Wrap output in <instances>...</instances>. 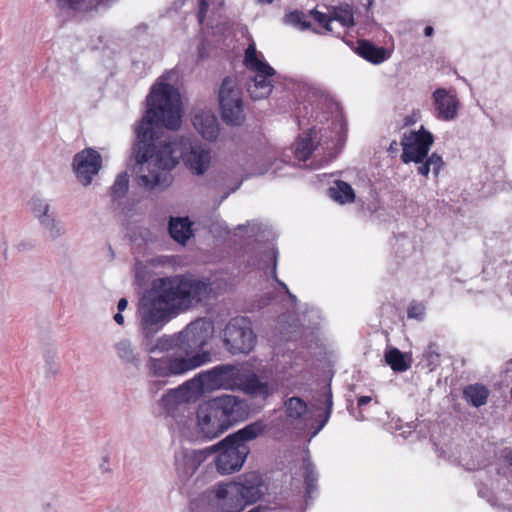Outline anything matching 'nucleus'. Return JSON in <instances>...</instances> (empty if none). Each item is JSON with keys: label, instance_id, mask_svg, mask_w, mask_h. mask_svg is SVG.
Returning a JSON list of instances; mask_svg holds the SVG:
<instances>
[{"label": "nucleus", "instance_id": "obj_1", "mask_svg": "<svg viewBox=\"0 0 512 512\" xmlns=\"http://www.w3.org/2000/svg\"><path fill=\"white\" fill-rule=\"evenodd\" d=\"M148 109L135 128L133 171L140 186L152 190L168 187L170 171L180 158L197 175L204 174L211 162L210 150L197 142L181 137L170 141L158 133L163 127L177 129L181 123V98L170 84L157 82L147 98Z\"/></svg>", "mask_w": 512, "mask_h": 512}, {"label": "nucleus", "instance_id": "obj_2", "mask_svg": "<svg viewBox=\"0 0 512 512\" xmlns=\"http://www.w3.org/2000/svg\"><path fill=\"white\" fill-rule=\"evenodd\" d=\"M159 282L155 293L143 297L138 304L137 319L146 339H152L175 314L205 300L211 292L209 283L191 277L164 278Z\"/></svg>", "mask_w": 512, "mask_h": 512}, {"label": "nucleus", "instance_id": "obj_3", "mask_svg": "<svg viewBox=\"0 0 512 512\" xmlns=\"http://www.w3.org/2000/svg\"><path fill=\"white\" fill-rule=\"evenodd\" d=\"M202 391H242L253 397L266 398L270 394L267 383L260 381L252 372L235 365H218L198 374L191 380Z\"/></svg>", "mask_w": 512, "mask_h": 512}, {"label": "nucleus", "instance_id": "obj_4", "mask_svg": "<svg viewBox=\"0 0 512 512\" xmlns=\"http://www.w3.org/2000/svg\"><path fill=\"white\" fill-rule=\"evenodd\" d=\"M433 143V135L423 126L417 131L405 133L401 140L403 150L401 160L406 164L410 162L419 164L417 170L420 175L427 177L432 171L434 176L438 177L444 162L437 153L428 156Z\"/></svg>", "mask_w": 512, "mask_h": 512}, {"label": "nucleus", "instance_id": "obj_5", "mask_svg": "<svg viewBox=\"0 0 512 512\" xmlns=\"http://www.w3.org/2000/svg\"><path fill=\"white\" fill-rule=\"evenodd\" d=\"M244 64L254 74L247 84L251 99L257 101L267 98L273 90L272 77L275 75V70L259 58L254 43H250L245 50Z\"/></svg>", "mask_w": 512, "mask_h": 512}, {"label": "nucleus", "instance_id": "obj_6", "mask_svg": "<svg viewBox=\"0 0 512 512\" xmlns=\"http://www.w3.org/2000/svg\"><path fill=\"white\" fill-rule=\"evenodd\" d=\"M210 354H196L193 356L173 353L168 357H150L147 361L149 374L154 377L167 378L183 375L209 361Z\"/></svg>", "mask_w": 512, "mask_h": 512}, {"label": "nucleus", "instance_id": "obj_7", "mask_svg": "<svg viewBox=\"0 0 512 512\" xmlns=\"http://www.w3.org/2000/svg\"><path fill=\"white\" fill-rule=\"evenodd\" d=\"M221 117L226 124L239 126L245 120L243 94L236 78L225 77L218 91Z\"/></svg>", "mask_w": 512, "mask_h": 512}, {"label": "nucleus", "instance_id": "obj_8", "mask_svg": "<svg viewBox=\"0 0 512 512\" xmlns=\"http://www.w3.org/2000/svg\"><path fill=\"white\" fill-rule=\"evenodd\" d=\"M223 342L232 354L249 353L256 343V335L249 319L232 318L223 330Z\"/></svg>", "mask_w": 512, "mask_h": 512}, {"label": "nucleus", "instance_id": "obj_9", "mask_svg": "<svg viewBox=\"0 0 512 512\" xmlns=\"http://www.w3.org/2000/svg\"><path fill=\"white\" fill-rule=\"evenodd\" d=\"M209 450L211 454L219 452L215 464L218 472L223 475L240 470L250 452L248 445L226 442V438L209 447Z\"/></svg>", "mask_w": 512, "mask_h": 512}, {"label": "nucleus", "instance_id": "obj_10", "mask_svg": "<svg viewBox=\"0 0 512 512\" xmlns=\"http://www.w3.org/2000/svg\"><path fill=\"white\" fill-rule=\"evenodd\" d=\"M213 325L205 319L191 322L180 332V340L183 346V355L193 356L196 351L203 348L213 335ZM202 352L201 354H203ZM197 354H200L197 352Z\"/></svg>", "mask_w": 512, "mask_h": 512}, {"label": "nucleus", "instance_id": "obj_11", "mask_svg": "<svg viewBox=\"0 0 512 512\" xmlns=\"http://www.w3.org/2000/svg\"><path fill=\"white\" fill-rule=\"evenodd\" d=\"M210 402L228 429L233 424L245 420L249 415L247 403L238 396L224 394L210 399Z\"/></svg>", "mask_w": 512, "mask_h": 512}, {"label": "nucleus", "instance_id": "obj_12", "mask_svg": "<svg viewBox=\"0 0 512 512\" xmlns=\"http://www.w3.org/2000/svg\"><path fill=\"white\" fill-rule=\"evenodd\" d=\"M72 166L78 182L89 186L102 167V157L98 151L86 148L74 156Z\"/></svg>", "mask_w": 512, "mask_h": 512}, {"label": "nucleus", "instance_id": "obj_13", "mask_svg": "<svg viewBox=\"0 0 512 512\" xmlns=\"http://www.w3.org/2000/svg\"><path fill=\"white\" fill-rule=\"evenodd\" d=\"M197 427L199 433L207 439H214L228 430L210 400L197 409Z\"/></svg>", "mask_w": 512, "mask_h": 512}, {"label": "nucleus", "instance_id": "obj_14", "mask_svg": "<svg viewBox=\"0 0 512 512\" xmlns=\"http://www.w3.org/2000/svg\"><path fill=\"white\" fill-rule=\"evenodd\" d=\"M211 455L209 448L191 450L180 449L175 453V470L181 480L190 479L200 465Z\"/></svg>", "mask_w": 512, "mask_h": 512}, {"label": "nucleus", "instance_id": "obj_15", "mask_svg": "<svg viewBox=\"0 0 512 512\" xmlns=\"http://www.w3.org/2000/svg\"><path fill=\"white\" fill-rule=\"evenodd\" d=\"M213 505L221 512H241L245 508L232 482L219 484L210 491Z\"/></svg>", "mask_w": 512, "mask_h": 512}, {"label": "nucleus", "instance_id": "obj_16", "mask_svg": "<svg viewBox=\"0 0 512 512\" xmlns=\"http://www.w3.org/2000/svg\"><path fill=\"white\" fill-rule=\"evenodd\" d=\"M435 116L443 121H452L458 115L460 101L453 90L436 89L433 94Z\"/></svg>", "mask_w": 512, "mask_h": 512}, {"label": "nucleus", "instance_id": "obj_17", "mask_svg": "<svg viewBox=\"0 0 512 512\" xmlns=\"http://www.w3.org/2000/svg\"><path fill=\"white\" fill-rule=\"evenodd\" d=\"M232 483L235 485L236 490H238L240 499L244 501L245 506L255 503L264 494L263 480L258 472L246 473Z\"/></svg>", "mask_w": 512, "mask_h": 512}, {"label": "nucleus", "instance_id": "obj_18", "mask_svg": "<svg viewBox=\"0 0 512 512\" xmlns=\"http://www.w3.org/2000/svg\"><path fill=\"white\" fill-rule=\"evenodd\" d=\"M193 126L206 140L214 141L220 133V125L215 114L210 110H197L193 116Z\"/></svg>", "mask_w": 512, "mask_h": 512}, {"label": "nucleus", "instance_id": "obj_19", "mask_svg": "<svg viewBox=\"0 0 512 512\" xmlns=\"http://www.w3.org/2000/svg\"><path fill=\"white\" fill-rule=\"evenodd\" d=\"M265 424L262 421L253 422L237 432L230 434L226 437V442L234 441L236 444L247 445L248 441H251L258 436L262 435L265 431Z\"/></svg>", "mask_w": 512, "mask_h": 512}, {"label": "nucleus", "instance_id": "obj_20", "mask_svg": "<svg viewBox=\"0 0 512 512\" xmlns=\"http://www.w3.org/2000/svg\"><path fill=\"white\" fill-rule=\"evenodd\" d=\"M357 51L362 58L373 64H380L390 57L386 48L375 46L369 41H360Z\"/></svg>", "mask_w": 512, "mask_h": 512}, {"label": "nucleus", "instance_id": "obj_21", "mask_svg": "<svg viewBox=\"0 0 512 512\" xmlns=\"http://www.w3.org/2000/svg\"><path fill=\"white\" fill-rule=\"evenodd\" d=\"M192 223L188 218L171 217L169 221V233L178 243L185 244L193 235Z\"/></svg>", "mask_w": 512, "mask_h": 512}, {"label": "nucleus", "instance_id": "obj_22", "mask_svg": "<svg viewBox=\"0 0 512 512\" xmlns=\"http://www.w3.org/2000/svg\"><path fill=\"white\" fill-rule=\"evenodd\" d=\"M329 196L339 204L352 203L355 200L354 189L345 181L337 180L329 188Z\"/></svg>", "mask_w": 512, "mask_h": 512}, {"label": "nucleus", "instance_id": "obj_23", "mask_svg": "<svg viewBox=\"0 0 512 512\" xmlns=\"http://www.w3.org/2000/svg\"><path fill=\"white\" fill-rule=\"evenodd\" d=\"M61 8H71L78 11H90L108 6L113 0H55Z\"/></svg>", "mask_w": 512, "mask_h": 512}, {"label": "nucleus", "instance_id": "obj_24", "mask_svg": "<svg viewBox=\"0 0 512 512\" xmlns=\"http://www.w3.org/2000/svg\"><path fill=\"white\" fill-rule=\"evenodd\" d=\"M38 224L47 235V238L52 241H55L66 234L65 225L58 215H53L50 218L38 222Z\"/></svg>", "mask_w": 512, "mask_h": 512}, {"label": "nucleus", "instance_id": "obj_25", "mask_svg": "<svg viewBox=\"0 0 512 512\" xmlns=\"http://www.w3.org/2000/svg\"><path fill=\"white\" fill-rule=\"evenodd\" d=\"M29 206L37 222L50 218L53 215H57L56 211L52 209L50 203L46 199L38 196L31 198Z\"/></svg>", "mask_w": 512, "mask_h": 512}, {"label": "nucleus", "instance_id": "obj_26", "mask_svg": "<svg viewBox=\"0 0 512 512\" xmlns=\"http://www.w3.org/2000/svg\"><path fill=\"white\" fill-rule=\"evenodd\" d=\"M316 148V142L313 137V132L305 134L299 138L294 146V155L300 161H306Z\"/></svg>", "mask_w": 512, "mask_h": 512}, {"label": "nucleus", "instance_id": "obj_27", "mask_svg": "<svg viewBox=\"0 0 512 512\" xmlns=\"http://www.w3.org/2000/svg\"><path fill=\"white\" fill-rule=\"evenodd\" d=\"M332 21H338L344 27H353L355 25L353 7L344 3L338 6L330 7Z\"/></svg>", "mask_w": 512, "mask_h": 512}, {"label": "nucleus", "instance_id": "obj_28", "mask_svg": "<svg viewBox=\"0 0 512 512\" xmlns=\"http://www.w3.org/2000/svg\"><path fill=\"white\" fill-rule=\"evenodd\" d=\"M115 349L118 357L124 363L133 364L135 366L139 364V355L130 340L121 339L115 344Z\"/></svg>", "mask_w": 512, "mask_h": 512}, {"label": "nucleus", "instance_id": "obj_29", "mask_svg": "<svg viewBox=\"0 0 512 512\" xmlns=\"http://www.w3.org/2000/svg\"><path fill=\"white\" fill-rule=\"evenodd\" d=\"M174 349H179L181 351L180 354H184L182 341L180 340V333L172 335V336H168V335L161 336L160 338L157 339L155 345L149 349V352H151V353H153L155 351L166 352V351H170V350H174Z\"/></svg>", "mask_w": 512, "mask_h": 512}, {"label": "nucleus", "instance_id": "obj_30", "mask_svg": "<svg viewBox=\"0 0 512 512\" xmlns=\"http://www.w3.org/2000/svg\"><path fill=\"white\" fill-rule=\"evenodd\" d=\"M385 361L395 372H404L410 368L405 355L397 348H391L385 353Z\"/></svg>", "mask_w": 512, "mask_h": 512}, {"label": "nucleus", "instance_id": "obj_31", "mask_svg": "<svg viewBox=\"0 0 512 512\" xmlns=\"http://www.w3.org/2000/svg\"><path fill=\"white\" fill-rule=\"evenodd\" d=\"M464 395L473 406L479 407L486 403L488 391L484 386L471 385L464 390Z\"/></svg>", "mask_w": 512, "mask_h": 512}, {"label": "nucleus", "instance_id": "obj_32", "mask_svg": "<svg viewBox=\"0 0 512 512\" xmlns=\"http://www.w3.org/2000/svg\"><path fill=\"white\" fill-rule=\"evenodd\" d=\"M303 470L306 483V495L307 497H311L312 493L316 491L317 488L318 473L314 464L308 458L303 462Z\"/></svg>", "mask_w": 512, "mask_h": 512}, {"label": "nucleus", "instance_id": "obj_33", "mask_svg": "<svg viewBox=\"0 0 512 512\" xmlns=\"http://www.w3.org/2000/svg\"><path fill=\"white\" fill-rule=\"evenodd\" d=\"M287 417L291 420L300 419L307 412V404L299 397H291L285 402Z\"/></svg>", "mask_w": 512, "mask_h": 512}, {"label": "nucleus", "instance_id": "obj_34", "mask_svg": "<svg viewBox=\"0 0 512 512\" xmlns=\"http://www.w3.org/2000/svg\"><path fill=\"white\" fill-rule=\"evenodd\" d=\"M283 22L284 24L295 27L301 31L307 30L311 27V23L306 20L304 13L298 10L287 13L283 17Z\"/></svg>", "mask_w": 512, "mask_h": 512}, {"label": "nucleus", "instance_id": "obj_35", "mask_svg": "<svg viewBox=\"0 0 512 512\" xmlns=\"http://www.w3.org/2000/svg\"><path fill=\"white\" fill-rule=\"evenodd\" d=\"M129 189V176L126 172L117 175L112 187L111 195L114 200L125 197Z\"/></svg>", "mask_w": 512, "mask_h": 512}, {"label": "nucleus", "instance_id": "obj_36", "mask_svg": "<svg viewBox=\"0 0 512 512\" xmlns=\"http://www.w3.org/2000/svg\"><path fill=\"white\" fill-rule=\"evenodd\" d=\"M311 15L319 24L323 25V27L327 31H332V27H331L332 17H331L330 9L328 10V13H322L316 9H313V10H311Z\"/></svg>", "mask_w": 512, "mask_h": 512}, {"label": "nucleus", "instance_id": "obj_37", "mask_svg": "<svg viewBox=\"0 0 512 512\" xmlns=\"http://www.w3.org/2000/svg\"><path fill=\"white\" fill-rule=\"evenodd\" d=\"M182 394L180 389L170 390L162 396L161 401L165 407H172L182 399Z\"/></svg>", "mask_w": 512, "mask_h": 512}, {"label": "nucleus", "instance_id": "obj_38", "mask_svg": "<svg viewBox=\"0 0 512 512\" xmlns=\"http://www.w3.org/2000/svg\"><path fill=\"white\" fill-rule=\"evenodd\" d=\"M407 315L409 318L421 321L424 319L425 316V306L420 302L414 301L410 303L407 310Z\"/></svg>", "mask_w": 512, "mask_h": 512}, {"label": "nucleus", "instance_id": "obj_39", "mask_svg": "<svg viewBox=\"0 0 512 512\" xmlns=\"http://www.w3.org/2000/svg\"><path fill=\"white\" fill-rule=\"evenodd\" d=\"M332 404H333L332 403V394H331V391H329L328 396H327V408H326V412H325V417L322 420V422L318 425V427L315 429V431L312 433L311 437H315L324 428V426L328 422L330 415H331V411H332Z\"/></svg>", "mask_w": 512, "mask_h": 512}, {"label": "nucleus", "instance_id": "obj_40", "mask_svg": "<svg viewBox=\"0 0 512 512\" xmlns=\"http://www.w3.org/2000/svg\"><path fill=\"white\" fill-rule=\"evenodd\" d=\"M259 230V227L256 224H248V225H239L236 228V235L240 232H245L249 237L254 236L256 232Z\"/></svg>", "mask_w": 512, "mask_h": 512}, {"label": "nucleus", "instance_id": "obj_41", "mask_svg": "<svg viewBox=\"0 0 512 512\" xmlns=\"http://www.w3.org/2000/svg\"><path fill=\"white\" fill-rule=\"evenodd\" d=\"M272 257L274 259V266H273L272 273H273V277H274L275 281L289 294L290 298L295 299V296L289 292L287 285L285 283L281 282L280 280H278L277 275H276V254L274 252L272 253Z\"/></svg>", "mask_w": 512, "mask_h": 512}, {"label": "nucleus", "instance_id": "obj_42", "mask_svg": "<svg viewBox=\"0 0 512 512\" xmlns=\"http://www.w3.org/2000/svg\"><path fill=\"white\" fill-rule=\"evenodd\" d=\"M207 8H208V3L206 2V0H199V12H198L199 23L203 22Z\"/></svg>", "mask_w": 512, "mask_h": 512}, {"label": "nucleus", "instance_id": "obj_43", "mask_svg": "<svg viewBox=\"0 0 512 512\" xmlns=\"http://www.w3.org/2000/svg\"><path fill=\"white\" fill-rule=\"evenodd\" d=\"M16 249L19 252H28L33 249V244L29 241H20L19 243H17Z\"/></svg>", "mask_w": 512, "mask_h": 512}, {"label": "nucleus", "instance_id": "obj_44", "mask_svg": "<svg viewBox=\"0 0 512 512\" xmlns=\"http://www.w3.org/2000/svg\"><path fill=\"white\" fill-rule=\"evenodd\" d=\"M128 306V301L126 298H121L119 301H118V304H117V308H118V311L119 312H122L124 311Z\"/></svg>", "mask_w": 512, "mask_h": 512}, {"label": "nucleus", "instance_id": "obj_45", "mask_svg": "<svg viewBox=\"0 0 512 512\" xmlns=\"http://www.w3.org/2000/svg\"><path fill=\"white\" fill-rule=\"evenodd\" d=\"M371 402L370 396H361L358 398V406H364Z\"/></svg>", "mask_w": 512, "mask_h": 512}, {"label": "nucleus", "instance_id": "obj_46", "mask_svg": "<svg viewBox=\"0 0 512 512\" xmlns=\"http://www.w3.org/2000/svg\"><path fill=\"white\" fill-rule=\"evenodd\" d=\"M114 320L115 322L118 324V325H123L124 324V317L122 315V312H119L117 314H115L114 316Z\"/></svg>", "mask_w": 512, "mask_h": 512}, {"label": "nucleus", "instance_id": "obj_47", "mask_svg": "<svg viewBox=\"0 0 512 512\" xmlns=\"http://www.w3.org/2000/svg\"><path fill=\"white\" fill-rule=\"evenodd\" d=\"M506 461L512 465V449L510 450H505V455H504Z\"/></svg>", "mask_w": 512, "mask_h": 512}, {"label": "nucleus", "instance_id": "obj_48", "mask_svg": "<svg viewBox=\"0 0 512 512\" xmlns=\"http://www.w3.org/2000/svg\"><path fill=\"white\" fill-rule=\"evenodd\" d=\"M433 32H434V30H433V27H431V26H427V27L424 29V33H425V35H426V36H428V37H429V36H432V35H433Z\"/></svg>", "mask_w": 512, "mask_h": 512}, {"label": "nucleus", "instance_id": "obj_49", "mask_svg": "<svg viewBox=\"0 0 512 512\" xmlns=\"http://www.w3.org/2000/svg\"><path fill=\"white\" fill-rule=\"evenodd\" d=\"M274 0H257L258 3L271 4Z\"/></svg>", "mask_w": 512, "mask_h": 512}, {"label": "nucleus", "instance_id": "obj_50", "mask_svg": "<svg viewBox=\"0 0 512 512\" xmlns=\"http://www.w3.org/2000/svg\"><path fill=\"white\" fill-rule=\"evenodd\" d=\"M396 146H397V142H396V141H393V142L391 143L390 147H389V150H390V151L395 150V149H396Z\"/></svg>", "mask_w": 512, "mask_h": 512}]
</instances>
